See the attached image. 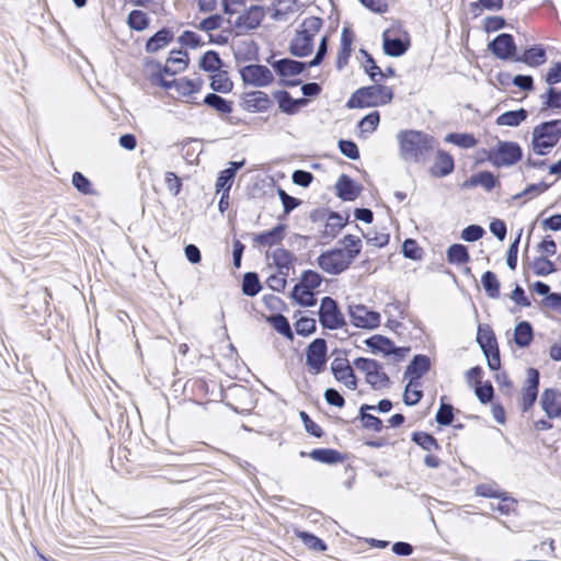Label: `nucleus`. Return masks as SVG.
<instances>
[{"label": "nucleus", "instance_id": "obj_23", "mask_svg": "<svg viewBox=\"0 0 561 561\" xmlns=\"http://www.w3.org/2000/svg\"><path fill=\"white\" fill-rule=\"evenodd\" d=\"M300 457L307 456V453L300 451ZM308 456L318 462L325 463V465H336L341 463L344 460L347 459V455L343 454L336 449L333 448H314L312 449Z\"/></svg>", "mask_w": 561, "mask_h": 561}, {"label": "nucleus", "instance_id": "obj_38", "mask_svg": "<svg viewBox=\"0 0 561 561\" xmlns=\"http://www.w3.org/2000/svg\"><path fill=\"white\" fill-rule=\"evenodd\" d=\"M266 322L270 323L277 333L287 340H294V332L291 330L290 323L288 319L282 313H274L266 317Z\"/></svg>", "mask_w": 561, "mask_h": 561}, {"label": "nucleus", "instance_id": "obj_37", "mask_svg": "<svg viewBox=\"0 0 561 561\" xmlns=\"http://www.w3.org/2000/svg\"><path fill=\"white\" fill-rule=\"evenodd\" d=\"M365 345L374 354H382L383 356H389V350L392 343V340L388 336L381 334H375L367 337L364 341Z\"/></svg>", "mask_w": 561, "mask_h": 561}, {"label": "nucleus", "instance_id": "obj_20", "mask_svg": "<svg viewBox=\"0 0 561 561\" xmlns=\"http://www.w3.org/2000/svg\"><path fill=\"white\" fill-rule=\"evenodd\" d=\"M287 226L285 224H277L272 229L252 234V241L254 244L263 247H273L279 244L286 233Z\"/></svg>", "mask_w": 561, "mask_h": 561}, {"label": "nucleus", "instance_id": "obj_34", "mask_svg": "<svg viewBox=\"0 0 561 561\" xmlns=\"http://www.w3.org/2000/svg\"><path fill=\"white\" fill-rule=\"evenodd\" d=\"M373 409L374 408H371L370 404H366V403L362 404L359 407V411H358V419L360 420L364 428L373 430L375 432H381L383 428V423H382L381 419H379L378 416H376L374 414L368 413V411H374Z\"/></svg>", "mask_w": 561, "mask_h": 561}, {"label": "nucleus", "instance_id": "obj_15", "mask_svg": "<svg viewBox=\"0 0 561 561\" xmlns=\"http://www.w3.org/2000/svg\"><path fill=\"white\" fill-rule=\"evenodd\" d=\"M431 369V359L427 355L416 354L405 368L404 378H409L410 385L420 386V379Z\"/></svg>", "mask_w": 561, "mask_h": 561}, {"label": "nucleus", "instance_id": "obj_12", "mask_svg": "<svg viewBox=\"0 0 561 561\" xmlns=\"http://www.w3.org/2000/svg\"><path fill=\"white\" fill-rule=\"evenodd\" d=\"M411 46L410 36L407 32L402 35L392 34L390 30L382 33V49L389 57L403 56Z\"/></svg>", "mask_w": 561, "mask_h": 561}, {"label": "nucleus", "instance_id": "obj_13", "mask_svg": "<svg viewBox=\"0 0 561 561\" xmlns=\"http://www.w3.org/2000/svg\"><path fill=\"white\" fill-rule=\"evenodd\" d=\"M270 8L263 5L253 4L247 8L242 14H240L234 21L236 28H244L247 31H253L260 27L262 24L265 13L270 11Z\"/></svg>", "mask_w": 561, "mask_h": 561}, {"label": "nucleus", "instance_id": "obj_35", "mask_svg": "<svg viewBox=\"0 0 561 561\" xmlns=\"http://www.w3.org/2000/svg\"><path fill=\"white\" fill-rule=\"evenodd\" d=\"M298 0H275L271 12V19L277 22L287 21L288 15L295 12Z\"/></svg>", "mask_w": 561, "mask_h": 561}, {"label": "nucleus", "instance_id": "obj_46", "mask_svg": "<svg viewBox=\"0 0 561 561\" xmlns=\"http://www.w3.org/2000/svg\"><path fill=\"white\" fill-rule=\"evenodd\" d=\"M444 140L463 149L473 148L478 142L473 134L470 133H449Z\"/></svg>", "mask_w": 561, "mask_h": 561}, {"label": "nucleus", "instance_id": "obj_54", "mask_svg": "<svg viewBox=\"0 0 561 561\" xmlns=\"http://www.w3.org/2000/svg\"><path fill=\"white\" fill-rule=\"evenodd\" d=\"M474 394L482 404H488L493 401L494 388L491 381L476 382L473 385Z\"/></svg>", "mask_w": 561, "mask_h": 561}, {"label": "nucleus", "instance_id": "obj_41", "mask_svg": "<svg viewBox=\"0 0 561 561\" xmlns=\"http://www.w3.org/2000/svg\"><path fill=\"white\" fill-rule=\"evenodd\" d=\"M263 286L256 272H247L242 277L241 289L242 294L248 297L256 296Z\"/></svg>", "mask_w": 561, "mask_h": 561}, {"label": "nucleus", "instance_id": "obj_48", "mask_svg": "<svg viewBox=\"0 0 561 561\" xmlns=\"http://www.w3.org/2000/svg\"><path fill=\"white\" fill-rule=\"evenodd\" d=\"M542 101V107L540 112L547 110H560L561 108V90L549 87L547 91L540 95Z\"/></svg>", "mask_w": 561, "mask_h": 561}, {"label": "nucleus", "instance_id": "obj_64", "mask_svg": "<svg viewBox=\"0 0 561 561\" xmlns=\"http://www.w3.org/2000/svg\"><path fill=\"white\" fill-rule=\"evenodd\" d=\"M339 149L343 156L351 160H358L359 149L355 141L350 139H340L337 142Z\"/></svg>", "mask_w": 561, "mask_h": 561}, {"label": "nucleus", "instance_id": "obj_51", "mask_svg": "<svg viewBox=\"0 0 561 561\" xmlns=\"http://www.w3.org/2000/svg\"><path fill=\"white\" fill-rule=\"evenodd\" d=\"M203 80H193L186 77L178 79L176 92L181 96H188L198 93L202 89Z\"/></svg>", "mask_w": 561, "mask_h": 561}, {"label": "nucleus", "instance_id": "obj_21", "mask_svg": "<svg viewBox=\"0 0 561 561\" xmlns=\"http://www.w3.org/2000/svg\"><path fill=\"white\" fill-rule=\"evenodd\" d=\"M313 44L314 39L310 35L297 30L289 43L288 51L295 57L304 58L312 53Z\"/></svg>", "mask_w": 561, "mask_h": 561}, {"label": "nucleus", "instance_id": "obj_11", "mask_svg": "<svg viewBox=\"0 0 561 561\" xmlns=\"http://www.w3.org/2000/svg\"><path fill=\"white\" fill-rule=\"evenodd\" d=\"M488 49L493 56L501 60H516L517 46L512 34L501 33L489 44Z\"/></svg>", "mask_w": 561, "mask_h": 561}, {"label": "nucleus", "instance_id": "obj_32", "mask_svg": "<svg viewBox=\"0 0 561 561\" xmlns=\"http://www.w3.org/2000/svg\"><path fill=\"white\" fill-rule=\"evenodd\" d=\"M198 66L205 72L215 73L225 67V62L218 51L210 49L201 56Z\"/></svg>", "mask_w": 561, "mask_h": 561}, {"label": "nucleus", "instance_id": "obj_55", "mask_svg": "<svg viewBox=\"0 0 561 561\" xmlns=\"http://www.w3.org/2000/svg\"><path fill=\"white\" fill-rule=\"evenodd\" d=\"M401 252L404 257L419 261L423 257L424 250L419 245L416 240L408 238L403 241Z\"/></svg>", "mask_w": 561, "mask_h": 561}, {"label": "nucleus", "instance_id": "obj_26", "mask_svg": "<svg viewBox=\"0 0 561 561\" xmlns=\"http://www.w3.org/2000/svg\"><path fill=\"white\" fill-rule=\"evenodd\" d=\"M517 62H523L529 67H539L547 61V51L541 44H535L527 47L522 55L517 54Z\"/></svg>", "mask_w": 561, "mask_h": 561}, {"label": "nucleus", "instance_id": "obj_63", "mask_svg": "<svg viewBox=\"0 0 561 561\" xmlns=\"http://www.w3.org/2000/svg\"><path fill=\"white\" fill-rule=\"evenodd\" d=\"M299 417L309 435L316 438H321L324 435V431L314 421H312L307 412L300 411Z\"/></svg>", "mask_w": 561, "mask_h": 561}, {"label": "nucleus", "instance_id": "obj_25", "mask_svg": "<svg viewBox=\"0 0 561 561\" xmlns=\"http://www.w3.org/2000/svg\"><path fill=\"white\" fill-rule=\"evenodd\" d=\"M455 170V161L450 153L443 149H438L430 173L435 178H444L451 174Z\"/></svg>", "mask_w": 561, "mask_h": 561}, {"label": "nucleus", "instance_id": "obj_36", "mask_svg": "<svg viewBox=\"0 0 561 561\" xmlns=\"http://www.w3.org/2000/svg\"><path fill=\"white\" fill-rule=\"evenodd\" d=\"M210 89L214 91L213 93H230L233 89V82L229 78V75L226 70H219L211 75L210 77Z\"/></svg>", "mask_w": 561, "mask_h": 561}, {"label": "nucleus", "instance_id": "obj_61", "mask_svg": "<svg viewBox=\"0 0 561 561\" xmlns=\"http://www.w3.org/2000/svg\"><path fill=\"white\" fill-rule=\"evenodd\" d=\"M295 329L298 335L309 336L316 332L317 322L313 318L304 316L295 322Z\"/></svg>", "mask_w": 561, "mask_h": 561}, {"label": "nucleus", "instance_id": "obj_8", "mask_svg": "<svg viewBox=\"0 0 561 561\" xmlns=\"http://www.w3.org/2000/svg\"><path fill=\"white\" fill-rule=\"evenodd\" d=\"M328 362V343L322 337H317L306 348V365L314 375L321 374Z\"/></svg>", "mask_w": 561, "mask_h": 561}, {"label": "nucleus", "instance_id": "obj_19", "mask_svg": "<svg viewBox=\"0 0 561 561\" xmlns=\"http://www.w3.org/2000/svg\"><path fill=\"white\" fill-rule=\"evenodd\" d=\"M242 106L251 113L265 112L272 105L270 96L260 90L244 93Z\"/></svg>", "mask_w": 561, "mask_h": 561}, {"label": "nucleus", "instance_id": "obj_6", "mask_svg": "<svg viewBox=\"0 0 561 561\" xmlns=\"http://www.w3.org/2000/svg\"><path fill=\"white\" fill-rule=\"evenodd\" d=\"M353 364L358 370L365 373L366 382L373 389L388 388L391 385L390 377L383 371L380 362L367 357H357Z\"/></svg>", "mask_w": 561, "mask_h": 561}, {"label": "nucleus", "instance_id": "obj_17", "mask_svg": "<svg viewBox=\"0 0 561 561\" xmlns=\"http://www.w3.org/2000/svg\"><path fill=\"white\" fill-rule=\"evenodd\" d=\"M477 186L483 187L486 192H491L500 186L499 179L491 171H479L461 183V190H470Z\"/></svg>", "mask_w": 561, "mask_h": 561}, {"label": "nucleus", "instance_id": "obj_49", "mask_svg": "<svg viewBox=\"0 0 561 561\" xmlns=\"http://www.w3.org/2000/svg\"><path fill=\"white\" fill-rule=\"evenodd\" d=\"M347 219L342 220V216L337 211L331 210L327 217V225L323 231V236L336 237V234L345 227Z\"/></svg>", "mask_w": 561, "mask_h": 561}, {"label": "nucleus", "instance_id": "obj_9", "mask_svg": "<svg viewBox=\"0 0 561 561\" xmlns=\"http://www.w3.org/2000/svg\"><path fill=\"white\" fill-rule=\"evenodd\" d=\"M348 316L351 323L358 329L375 330L380 325V313L362 304L350 305Z\"/></svg>", "mask_w": 561, "mask_h": 561}, {"label": "nucleus", "instance_id": "obj_31", "mask_svg": "<svg viewBox=\"0 0 561 561\" xmlns=\"http://www.w3.org/2000/svg\"><path fill=\"white\" fill-rule=\"evenodd\" d=\"M477 343L479 344L482 353L499 348L495 333L490 325H478Z\"/></svg>", "mask_w": 561, "mask_h": 561}, {"label": "nucleus", "instance_id": "obj_7", "mask_svg": "<svg viewBox=\"0 0 561 561\" xmlns=\"http://www.w3.org/2000/svg\"><path fill=\"white\" fill-rule=\"evenodd\" d=\"M318 316L323 329L337 330L346 325L345 317L341 311L339 302L330 296L321 299Z\"/></svg>", "mask_w": 561, "mask_h": 561}, {"label": "nucleus", "instance_id": "obj_39", "mask_svg": "<svg viewBox=\"0 0 561 561\" xmlns=\"http://www.w3.org/2000/svg\"><path fill=\"white\" fill-rule=\"evenodd\" d=\"M323 277L313 270H306L300 276V280L294 286V294L296 295L299 289L306 287L314 290L322 284Z\"/></svg>", "mask_w": 561, "mask_h": 561}, {"label": "nucleus", "instance_id": "obj_18", "mask_svg": "<svg viewBox=\"0 0 561 561\" xmlns=\"http://www.w3.org/2000/svg\"><path fill=\"white\" fill-rule=\"evenodd\" d=\"M272 68L276 72L277 76L282 78L294 77L302 73L308 66V61H299L291 58H280L275 62H272Z\"/></svg>", "mask_w": 561, "mask_h": 561}, {"label": "nucleus", "instance_id": "obj_3", "mask_svg": "<svg viewBox=\"0 0 561 561\" xmlns=\"http://www.w3.org/2000/svg\"><path fill=\"white\" fill-rule=\"evenodd\" d=\"M561 138V119L540 123L533 129L531 148L536 154L547 156Z\"/></svg>", "mask_w": 561, "mask_h": 561}, {"label": "nucleus", "instance_id": "obj_53", "mask_svg": "<svg viewBox=\"0 0 561 561\" xmlns=\"http://www.w3.org/2000/svg\"><path fill=\"white\" fill-rule=\"evenodd\" d=\"M530 266L537 276H547L549 274L557 272L556 264L552 261H550L547 256L542 255L535 257Z\"/></svg>", "mask_w": 561, "mask_h": 561}, {"label": "nucleus", "instance_id": "obj_14", "mask_svg": "<svg viewBox=\"0 0 561 561\" xmlns=\"http://www.w3.org/2000/svg\"><path fill=\"white\" fill-rule=\"evenodd\" d=\"M330 368L336 381L342 382L351 390L357 388V377L346 357L334 358Z\"/></svg>", "mask_w": 561, "mask_h": 561}, {"label": "nucleus", "instance_id": "obj_22", "mask_svg": "<svg viewBox=\"0 0 561 561\" xmlns=\"http://www.w3.org/2000/svg\"><path fill=\"white\" fill-rule=\"evenodd\" d=\"M561 392L556 389H545L541 398L540 405L545 411L548 419H556L561 416Z\"/></svg>", "mask_w": 561, "mask_h": 561}, {"label": "nucleus", "instance_id": "obj_58", "mask_svg": "<svg viewBox=\"0 0 561 561\" xmlns=\"http://www.w3.org/2000/svg\"><path fill=\"white\" fill-rule=\"evenodd\" d=\"M168 64L171 66H178L175 69L179 71H183L187 68L190 58L186 50L179 48V49H172L170 51V55L167 59Z\"/></svg>", "mask_w": 561, "mask_h": 561}, {"label": "nucleus", "instance_id": "obj_42", "mask_svg": "<svg viewBox=\"0 0 561 561\" xmlns=\"http://www.w3.org/2000/svg\"><path fill=\"white\" fill-rule=\"evenodd\" d=\"M481 284L489 298L500 297L501 283L494 272L485 271L481 276Z\"/></svg>", "mask_w": 561, "mask_h": 561}, {"label": "nucleus", "instance_id": "obj_43", "mask_svg": "<svg viewBox=\"0 0 561 561\" xmlns=\"http://www.w3.org/2000/svg\"><path fill=\"white\" fill-rule=\"evenodd\" d=\"M457 410L451 403L446 402V397L440 398L439 408L435 415V421L440 426H449L453 424L455 419V412Z\"/></svg>", "mask_w": 561, "mask_h": 561}, {"label": "nucleus", "instance_id": "obj_16", "mask_svg": "<svg viewBox=\"0 0 561 561\" xmlns=\"http://www.w3.org/2000/svg\"><path fill=\"white\" fill-rule=\"evenodd\" d=\"M362 191L363 186L345 173L341 174L335 183V194L344 202L355 201Z\"/></svg>", "mask_w": 561, "mask_h": 561}, {"label": "nucleus", "instance_id": "obj_62", "mask_svg": "<svg viewBox=\"0 0 561 561\" xmlns=\"http://www.w3.org/2000/svg\"><path fill=\"white\" fill-rule=\"evenodd\" d=\"M71 183L81 194L89 195L93 193L91 181L79 171L73 172Z\"/></svg>", "mask_w": 561, "mask_h": 561}, {"label": "nucleus", "instance_id": "obj_40", "mask_svg": "<svg viewBox=\"0 0 561 561\" xmlns=\"http://www.w3.org/2000/svg\"><path fill=\"white\" fill-rule=\"evenodd\" d=\"M447 261L450 264L461 265L470 261L468 248L461 243H454L447 248Z\"/></svg>", "mask_w": 561, "mask_h": 561}, {"label": "nucleus", "instance_id": "obj_10", "mask_svg": "<svg viewBox=\"0 0 561 561\" xmlns=\"http://www.w3.org/2000/svg\"><path fill=\"white\" fill-rule=\"evenodd\" d=\"M240 77L245 85L266 87L274 81L272 71L264 65L251 64L239 70Z\"/></svg>", "mask_w": 561, "mask_h": 561}, {"label": "nucleus", "instance_id": "obj_29", "mask_svg": "<svg viewBox=\"0 0 561 561\" xmlns=\"http://www.w3.org/2000/svg\"><path fill=\"white\" fill-rule=\"evenodd\" d=\"M267 257L273 259V264L277 268V272H286L289 273L290 268H294V263L296 261V256L289 250L284 248H277L272 253H266Z\"/></svg>", "mask_w": 561, "mask_h": 561}, {"label": "nucleus", "instance_id": "obj_57", "mask_svg": "<svg viewBox=\"0 0 561 561\" xmlns=\"http://www.w3.org/2000/svg\"><path fill=\"white\" fill-rule=\"evenodd\" d=\"M289 296L300 307H313L317 304L313 291L306 287L299 289L296 295L293 288Z\"/></svg>", "mask_w": 561, "mask_h": 561}, {"label": "nucleus", "instance_id": "obj_28", "mask_svg": "<svg viewBox=\"0 0 561 561\" xmlns=\"http://www.w3.org/2000/svg\"><path fill=\"white\" fill-rule=\"evenodd\" d=\"M203 104L214 110L219 116L230 115L233 111V102L219 95L218 93H207Z\"/></svg>", "mask_w": 561, "mask_h": 561}, {"label": "nucleus", "instance_id": "obj_1", "mask_svg": "<svg viewBox=\"0 0 561 561\" xmlns=\"http://www.w3.org/2000/svg\"><path fill=\"white\" fill-rule=\"evenodd\" d=\"M400 157L408 162L424 163L434 149L435 138L421 130L405 129L397 134Z\"/></svg>", "mask_w": 561, "mask_h": 561}, {"label": "nucleus", "instance_id": "obj_44", "mask_svg": "<svg viewBox=\"0 0 561 561\" xmlns=\"http://www.w3.org/2000/svg\"><path fill=\"white\" fill-rule=\"evenodd\" d=\"M359 54L365 58V64L363 65L364 71L369 77V79L374 82H379L383 80V73L381 68L376 64L371 54H369L366 49L360 48Z\"/></svg>", "mask_w": 561, "mask_h": 561}, {"label": "nucleus", "instance_id": "obj_59", "mask_svg": "<svg viewBox=\"0 0 561 561\" xmlns=\"http://www.w3.org/2000/svg\"><path fill=\"white\" fill-rule=\"evenodd\" d=\"M225 19L221 14L215 13L203 19L198 24H195L194 27L199 31L209 33L221 27Z\"/></svg>", "mask_w": 561, "mask_h": 561}, {"label": "nucleus", "instance_id": "obj_47", "mask_svg": "<svg viewBox=\"0 0 561 561\" xmlns=\"http://www.w3.org/2000/svg\"><path fill=\"white\" fill-rule=\"evenodd\" d=\"M297 537L302 543L310 550L324 552L328 550V545L321 538L317 537L312 533L306 530L296 531Z\"/></svg>", "mask_w": 561, "mask_h": 561}, {"label": "nucleus", "instance_id": "obj_50", "mask_svg": "<svg viewBox=\"0 0 561 561\" xmlns=\"http://www.w3.org/2000/svg\"><path fill=\"white\" fill-rule=\"evenodd\" d=\"M127 24L131 30L141 32L149 26L150 18L146 12L135 9L128 13Z\"/></svg>", "mask_w": 561, "mask_h": 561}, {"label": "nucleus", "instance_id": "obj_52", "mask_svg": "<svg viewBox=\"0 0 561 561\" xmlns=\"http://www.w3.org/2000/svg\"><path fill=\"white\" fill-rule=\"evenodd\" d=\"M274 99L278 103L282 113L287 115H295L294 98L287 90H278L273 93Z\"/></svg>", "mask_w": 561, "mask_h": 561}, {"label": "nucleus", "instance_id": "obj_2", "mask_svg": "<svg viewBox=\"0 0 561 561\" xmlns=\"http://www.w3.org/2000/svg\"><path fill=\"white\" fill-rule=\"evenodd\" d=\"M394 93L383 84H371L357 89L346 102L347 108H365L387 105L392 102Z\"/></svg>", "mask_w": 561, "mask_h": 561}, {"label": "nucleus", "instance_id": "obj_24", "mask_svg": "<svg viewBox=\"0 0 561 561\" xmlns=\"http://www.w3.org/2000/svg\"><path fill=\"white\" fill-rule=\"evenodd\" d=\"M354 32L350 27H344L341 33V43L336 55L335 66L342 70L347 64L353 51Z\"/></svg>", "mask_w": 561, "mask_h": 561}, {"label": "nucleus", "instance_id": "obj_4", "mask_svg": "<svg viewBox=\"0 0 561 561\" xmlns=\"http://www.w3.org/2000/svg\"><path fill=\"white\" fill-rule=\"evenodd\" d=\"M357 256V250L344 251L341 248H335L322 252L318 256L317 263L323 272L339 275L346 271Z\"/></svg>", "mask_w": 561, "mask_h": 561}, {"label": "nucleus", "instance_id": "obj_5", "mask_svg": "<svg viewBox=\"0 0 561 561\" xmlns=\"http://www.w3.org/2000/svg\"><path fill=\"white\" fill-rule=\"evenodd\" d=\"M488 161L496 167H512L523 159V149L518 142L499 140L488 151Z\"/></svg>", "mask_w": 561, "mask_h": 561}, {"label": "nucleus", "instance_id": "obj_56", "mask_svg": "<svg viewBox=\"0 0 561 561\" xmlns=\"http://www.w3.org/2000/svg\"><path fill=\"white\" fill-rule=\"evenodd\" d=\"M236 178V169H225L219 172L216 180V192L229 193Z\"/></svg>", "mask_w": 561, "mask_h": 561}, {"label": "nucleus", "instance_id": "obj_27", "mask_svg": "<svg viewBox=\"0 0 561 561\" xmlns=\"http://www.w3.org/2000/svg\"><path fill=\"white\" fill-rule=\"evenodd\" d=\"M173 38V30L170 27H162L147 39L145 49L149 54H154L168 46Z\"/></svg>", "mask_w": 561, "mask_h": 561}, {"label": "nucleus", "instance_id": "obj_30", "mask_svg": "<svg viewBox=\"0 0 561 561\" xmlns=\"http://www.w3.org/2000/svg\"><path fill=\"white\" fill-rule=\"evenodd\" d=\"M513 340L519 348L528 347L534 340V329L531 323L526 320L517 322L514 329Z\"/></svg>", "mask_w": 561, "mask_h": 561}, {"label": "nucleus", "instance_id": "obj_45", "mask_svg": "<svg viewBox=\"0 0 561 561\" xmlns=\"http://www.w3.org/2000/svg\"><path fill=\"white\" fill-rule=\"evenodd\" d=\"M411 440L426 451H438L442 449L437 439L427 432H413L411 435Z\"/></svg>", "mask_w": 561, "mask_h": 561}, {"label": "nucleus", "instance_id": "obj_60", "mask_svg": "<svg viewBox=\"0 0 561 561\" xmlns=\"http://www.w3.org/2000/svg\"><path fill=\"white\" fill-rule=\"evenodd\" d=\"M380 123V113L378 111H373L362 117L357 124V126L364 133H373L377 129Z\"/></svg>", "mask_w": 561, "mask_h": 561}, {"label": "nucleus", "instance_id": "obj_33", "mask_svg": "<svg viewBox=\"0 0 561 561\" xmlns=\"http://www.w3.org/2000/svg\"><path fill=\"white\" fill-rule=\"evenodd\" d=\"M528 115V111L524 107L506 111L496 117L495 123L499 126L517 127L527 119Z\"/></svg>", "mask_w": 561, "mask_h": 561}]
</instances>
